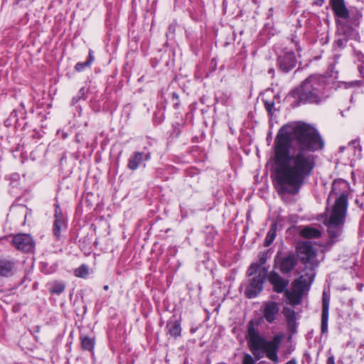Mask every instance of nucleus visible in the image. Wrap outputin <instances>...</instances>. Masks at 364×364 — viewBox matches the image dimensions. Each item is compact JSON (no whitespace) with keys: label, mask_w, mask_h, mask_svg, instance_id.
Listing matches in <instances>:
<instances>
[{"label":"nucleus","mask_w":364,"mask_h":364,"mask_svg":"<svg viewBox=\"0 0 364 364\" xmlns=\"http://www.w3.org/2000/svg\"><path fill=\"white\" fill-rule=\"evenodd\" d=\"M324 143L318 132L304 122L283 126L274 142V186L279 194H297L316 167V151Z\"/></svg>","instance_id":"nucleus-1"},{"label":"nucleus","mask_w":364,"mask_h":364,"mask_svg":"<svg viewBox=\"0 0 364 364\" xmlns=\"http://www.w3.org/2000/svg\"><path fill=\"white\" fill-rule=\"evenodd\" d=\"M247 345L257 360H260L264 355L271 361H279L278 351L282 340V335H275L271 341H267L261 336L259 330L255 328V323L250 321L247 323Z\"/></svg>","instance_id":"nucleus-2"},{"label":"nucleus","mask_w":364,"mask_h":364,"mask_svg":"<svg viewBox=\"0 0 364 364\" xmlns=\"http://www.w3.org/2000/svg\"><path fill=\"white\" fill-rule=\"evenodd\" d=\"M325 82L322 77L316 75H311L301 85L291 92V96L296 101L295 106L301 103L318 104L323 98Z\"/></svg>","instance_id":"nucleus-3"},{"label":"nucleus","mask_w":364,"mask_h":364,"mask_svg":"<svg viewBox=\"0 0 364 364\" xmlns=\"http://www.w3.org/2000/svg\"><path fill=\"white\" fill-rule=\"evenodd\" d=\"M348 207V196L342 192L336 198L328 223V235L331 242H335L342 233Z\"/></svg>","instance_id":"nucleus-4"},{"label":"nucleus","mask_w":364,"mask_h":364,"mask_svg":"<svg viewBox=\"0 0 364 364\" xmlns=\"http://www.w3.org/2000/svg\"><path fill=\"white\" fill-rule=\"evenodd\" d=\"M292 286V289H287L284 296L290 305L296 306L301 304L303 296L309 289L310 284L305 277L301 275L293 282Z\"/></svg>","instance_id":"nucleus-5"},{"label":"nucleus","mask_w":364,"mask_h":364,"mask_svg":"<svg viewBox=\"0 0 364 364\" xmlns=\"http://www.w3.org/2000/svg\"><path fill=\"white\" fill-rule=\"evenodd\" d=\"M267 277V267H262L257 274L249 279L245 294L249 299L256 297L263 289V285Z\"/></svg>","instance_id":"nucleus-6"},{"label":"nucleus","mask_w":364,"mask_h":364,"mask_svg":"<svg viewBox=\"0 0 364 364\" xmlns=\"http://www.w3.org/2000/svg\"><path fill=\"white\" fill-rule=\"evenodd\" d=\"M331 6L335 16L338 18L336 20L353 19L355 26L359 25V19L361 18L362 14L356 12L355 14L350 12L347 9L344 0H331Z\"/></svg>","instance_id":"nucleus-7"},{"label":"nucleus","mask_w":364,"mask_h":364,"mask_svg":"<svg viewBox=\"0 0 364 364\" xmlns=\"http://www.w3.org/2000/svg\"><path fill=\"white\" fill-rule=\"evenodd\" d=\"M297 255L304 264H309L311 267L315 264L316 252L309 242H303L298 245Z\"/></svg>","instance_id":"nucleus-8"},{"label":"nucleus","mask_w":364,"mask_h":364,"mask_svg":"<svg viewBox=\"0 0 364 364\" xmlns=\"http://www.w3.org/2000/svg\"><path fill=\"white\" fill-rule=\"evenodd\" d=\"M296 58L294 53L288 49H284L277 57V65L281 71L287 73L296 65Z\"/></svg>","instance_id":"nucleus-9"},{"label":"nucleus","mask_w":364,"mask_h":364,"mask_svg":"<svg viewBox=\"0 0 364 364\" xmlns=\"http://www.w3.org/2000/svg\"><path fill=\"white\" fill-rule=\"evenodd\" d=\"M275 266H278L282 274H288L291 272L297 264V256L294 253L279 257L277 255L274 259Z\"/></svg>","instance_id":"nucleus-10"},{"label":"nucleus","mask_w":364,"mask_h":364,"mask_svg":"<svg viewBox=\"0 0 364 364\" xmlns=\"http://www.w3.org/2000/svg\"><path fill=\"white\" fill-rule=\"evenodd\" d=\"M13 244L16 249L24 252H31L35 247V242L28 234L19 233L13 238Z\"/></svg>","instance_id":"nucleus-11"},{"label":"nucleus","mask_w":364,"mask_h":364,"mask_svg":"<svg viewBox=\"0 0 364 364\" xmlns=\"http://www.w3.org/2000/svg\"><path fill=\"white\" fill-rule=\"evenodd\" d=\"M267 279L272 284L274 291L284 294L287 291L289 284V279L282 277L277 272H267Z\"/></svg>","instance_id":"nucleus-12"},{"label":"nucleus","mask_w":364,"mask_h":364,"mask_svg":"<svg viewBox=\"0 0 364 364\" xmlns=\"http://www.w3.org/2000/svg\"><path fill=\"white\" fill-rule=\"evenodd\" d=\"M338 36H343L348 38H357L358 33L354 27L353 19L336 20Z\"/></svg>","instance_id":"nucleus-13"},{"label":"nucleus","mask_w":364,"mask_h":364,"mask_svg":"<svg viewBox=\"0 0 364 364\" xmlns=\"http://www.w3.org/2000/svg\"><path fill=\"white\" fill-rule=\"evenodd\" d=\"M54 218L53 234L56 240H60V232L67 228V224L59 205L55 208Z\"/></svg>","instance_id":"nucleus-14"},{"label":"nucleus","mask_w":364,"mask_h":364,"mask_svg":"<svg viewBox=\"0 0 364 364\" xmlns=\"http://www.w3.org/2000/svg\"><path fill=\"white\" fill-rule=\"evenodd\" d=\"M151 158L149 151H136L129 157L127 167L132 171L136 170L144 161H149Z\"/></svg>","instance_id":"nucleus-15"},{"label":"nucleus","mask_w":364,"mask_h":364,"mask_svg":"<svg viewBox=\"0 0 364 364\" xmlns=\"http://www.w3.org/2000/svg\"><path fill=\"white\" fill-rule=\"evenodd\" d=\"M16 262L8 258H0V277H10L16 272Z\"/></svg>","instance_id":"nucleus-16"},{"label":"nucleus","mask_w":364,"mask_h":364,"mask_svg":"<svg viewBox=\"0 0 364 364\" xmlns=\"http://www.w3.org/2000/svg\"><path fill=\"white\" fill-rule=\"evenodd\" d=\"M279 311V304L275 301H269L264 304V318L269 323H272L275 321Z\"/></svg>","instance_id":"nucleus-17"},{"label":"nucleus","mask_w":364,"mask_h":364,"mask_svg":"<svg viewBox=\"0 0 364 364\" xmlns=\"http://www.w3.org/2000/svg\"><path fill=\"white\" fill-rule=\"evenodd\" d=\"M329 304L330 298L326 295L325 292H323L322 298V314L321 323V331L322 333H326L328 332Z\"/></svg>","instance_id":"nucleus-18"},{"label":"nucleus","mask_w":364,"mask_h":364,"mask_svg":"<svg viewBox=\"0 0 364 364\" xmlns=\"http://www.w3.org/2000/svg\"><path fill=\"white\" fill-rule=\"evenodd\" d=\"M166 328L168 329V334L174 338L181 336V322L175 317H173L167 322Z\"/></svg>","instance_id":"nucleus-19"},{"label":"nucleus","mask_w":364,"mask_h":364,"mask_svg":"<svg viewBox=\"0 0 364 364\" xmlns=\"http://www.w3.org/2000/svg\"><path fill=\"white\" fill-rule=\"evenodd\" d=\"M321 231L315 228L306 226L301 231V235L305 238H318L321 237Z\"/></svg>","instance_id":"nucleus-20"},{"label":"nucleus","mask_w":364,"mask_h":364,"mask_svg":"<svg viewBox=\"0 0 364 364\" xmlns=\"http://www.w3.org/2000/svg\"><path fill=\"white\" fill-rule=\"evenodd\" d=\"M81 348L84 350L92 351L95 347V340L88 336L80 337Z\"/></svg>","instance_id":"nucleus-21"},{"label":"nucleus","mask_w":364,"mask_h":364,"mask_svg":"<svg viewBox=\"0 0 364 364\" xmlns=\"http://www.w3.org/2000/svg\"><path fill=\"white\" fill-rule=\"evenodd\" d=\"M277 225L276 223H273L271 225V227L267 233V235H266V237H265V240L264 242V245L265 247H269L274 240V239L276 237V235H277Z\"/></svg>","instance_id":"nucleus-22"},{"label":"nucleus","mask_w":364,"mask_h":364,"mask_svg":"<svg viewBox=\"0 0 364 364\" xmlns=\"http://www.w3.org/2000/svg\"><path fill=\"white\" fill-rule=\"evenodd\" d=\"M94 60V56L92 55V50H90L89 52V55H88V58L86 61L85 62H79L77 63L75 66V69L77 71V72H82V70H84L87 67H89L90 66V65L92 64V63L93 62Z\"/></svg>","instance_id":"nucleus-23"},{"label":"nucleus","mask_w":364,"mask_h":364,"mask_svg":"<svg viewBox=\"0 0 364 364\" xmlns=\"http://www.w3.org/2000/svg\"><path fill=\"white\" fill-rule=\"evenodd\" d=\"M283 314L289 325H292L295 323L296 312L294 309L289 307H284Z\"/></svg>","instance_id":"nucleus-24"},{"label":"nucleus","mask_w":364,"mask_h":364,"mask_svg":"<svg viewBox=\"0 0 364 364\" xmlns=\"http://www.w3.org/2000/svg\"><path fill=\"white\" fill-rule=\"evenodd\" d=\"M65 284L60 282H55L51 284L50 292L55 294H60L65 290Z\"/></svg>","instance_id":"nucleus-25"},{"label":"nucleus","mask_w":364,"mask_h":364,"mask_svg":"<svg viewBox=\"0 0 364 364\" xmlns=\"http://www.w3.org/2000/svg\"><path fill=\"white\" fill-rule=\"evenodd\" d=\"M88 274V268L86 265L82 264L75 270V275L77 277L85 278Z\"/></svg>","instance_id":"nucleus-26"},{"label":"nucleus","mask_w":364,"mask_h":364,"mask_svg":"<svg viewBox=\"0 0 364 364\" xmlns=\"http://www.w3.org/2000/svg\"><path fill=\"white\" fill-rule=\"evenodd\" d=\"M269 250H267L263 252H259L258 255V262L257 263L260 267H264L263 265L267 262V259L269 257Z\"/></svg>","instance_id":"nucleus-27"},{"label":"nucleus","mask_w":364,"mask_h":364,"mask_svg":"<svg viewBox=\"0 0 364 364\" xmlns=\"http://www.w3.org/2000/svg\"><path fill=\"white\" fill-rule=\"evenodd\" d=\"M340 186H343L344 188H346L347 186V183L345 181H334L333 183L332 184V188L330 193L331 197H332L333 195H338L337 190Z\"/></svg>","instance_id":"nucleus-28"},{"label":"nucleus","mask_w":364,"mask_h":364,"mask_svg":"<svg viewBox=\"0 0 364 364\" xmlns=\"http://www.w3.org/2000/svg\"><path fill=\"white\" fill-rule=\"evenodd\" d=\"M262 267H260L257 263L255 262V263H252L251 264V265L249 267L247 271V274L249 276V277H251V276H255V274L256 273H259V271L261 269Z\"/></svg>","instance_id":"nucleus-29"},{"label":"nucleus","mask_w":364,"mask_h":364,"mask_svg":"<svg viewBox=\"0 0 364 364\" xmlns=\"http://www.w3.org/2000/svg\"><path fill=\"white\" fill-rule=\"evenodd\" d=\"M339 37L335 41V45L339 48H343L346 46L347 41L349 38L343 36H338Z\"/></svg>","instance_id":"nucleus-30"},{"label":"nucleus","mask_w":364,"mask_h":364,"mask_svg":"<svg viewBox=\"0 0 364 364\" xmlns=\"http://www.w3.org/2000/svg\"><path fill=\"white\" fill-rule=\"evenodd\" d=\"M264 104L266 110L268 112L269 114L272 116L274 113V102L264 100Z\"/></svg>","instance_id":"nucleus-31"},{"label":"nucleus","mask_w":364,"mask_h":364,"mask_svg":"<svg viewBox=\"0 0 364 364\" xmlns=\"http://www.w3.org/2000/svg\"><path fill=\"white\" fill-rule=\"evenodd\" d=\"M255 363L256 360L251 355L248 353L244 355L242 364H255Z\"/></svg>","instance_id":"nucleus-32"},{"label":"nucleus","mask_w":364,"mask_h":364,"mask_svg":"<svg viewBox=\"0 0 364 364\" xmlns=\"http://www.w3.org/2000/svg\"><path fill=\"white\" fill-rule=\"evenodd\" d=\"M178 99H179L178 95L176 92H173L172 93V100H173V101H176V102H174V105H173L174 107H176L178 105V104H179Z\"/></svg>","instance_id":"nucleus-33"},{"label":"nucleus","mask_w":364,"mask_h":364,"mask_svg":"<svg viewBox=\"0 0 364 364\" xmlns=\"http://www.w3.org/2000/svg\"><path fill=\"white\" fill-rule=\"evenodd\" d=\"M327 364H335L334 358L333 356L328 358Z\"/></svg>","instance_id":"nucleus-34"},{"label":"nucleus","mask_w":364,"mask_h":364,"mask_svg":"<svg viewBox=\"0 0 364 364\" xmlns=\"http://www.w3.org/2000/svg\"><path fill=\"white\" fill-rule=\"evenodd\" d=\"M284 364H297V361L295 358H292Z\"/></svg>","instance_id":"nucleus-35"},{"label":"nucleus","mask_w":364,"mask_h":364,"mask_svg":"<svg viewBox=\"0 0 364 364\" xmlns=\"http://www.w3.org/2000/svg\"><path fill=\"white\" fill-rule=\"evenodd\" d=\"M314 4H316V5H318V6H321L324 2V0H314Z\"/></svg>","instance_id":"nucleus-36"},{"label":"nucleus","mask_w":364,"mask_h":364,"mask_svg":"<svg viewBox=\"0 0 364 364\" xmlns=\"http://www.w3.org/2000/svg\"><path fill=\"white\" fill-rule=\"evenodd\" d=\"M85 94V88L84 87H82L80 90H79V93H78V96H82L84 95Z\"/></svg>","instance_id":"nucleus-37"},{"label":"nucleus","mask_w":364,"mask_h":364,"mask_svg":"<svg viewBox=\"0 0 364 364\" xmlns=\"http://www.w3.org/2000/svg\"><path fill=\"white\" fill-rule=\"evenodd\" d=\"M359 350H360V353H363L364 354V343H361L360 345Z\"/></svg>","instance_id":"nucleus-38"},{"label":"nucleus","mask_w":364,"mask_h":364,"mask_svg":"<svg viewBox=\"0 0 364 364\" xmlns=\"http://www.w3.org/2000/svg\"><path fill=\"white\" fill-rule=\"evenodd\" d=\"M80 99V96H78V95L77 97H73V104H75L77 102H78Z\"/></svg>","instance_id":"nucleus-39"},{"label":"nucleus","mask_w":364,"mask_h":364,"mask_svg":"<svg viewBox=\"0 0 364 364\" xmlns=\"http://www.w3.org/2000/svg\"><path fill=\"white\" fill-rule=\"evenodd\" d=\"M11 117H17V112L14 109L11 113Z\"/></svg>","instance_id":"nucleus-40"},{"label":"nucleus","mask_w":364,"mask_h":364,"mask_svg":"<svg viewBox=\"0 0 364 364\" xmlns=\"http://www.w3.org/2000/svg\"><path fill=\"white\" fill-rule=\"evenodd\" d=\"M268 73L269 74H272V75H274V70L273 68H270L269 70H268Z\"/></svg>","instance_id":"nucleus-41"},{"label":"nucleus","mask_w":364,"mask_h":364,"mask_svg":"<svg viewBox=\"0 0 364 364\" xmlns=\"http://www.w3.org/2000/svg\"><path fill=\"white\" fill-rule=\"evenodd\" d=\"M358 143V142L357 141H352L350 142V144H353V145H354V147L355 148V147H356V146H355V144H357Z\"/></svg>","instance_id":"nucleus-42"},{"label":"nucleus","mask_w":364,"mask_h":364,"mask_svg":"<svg viewBox=\"0 0 364 364\" xmlns=\"http://www.w3.org/2000/svg\"><path fill=\"white\" fill-rule=\"evenodd\" d=\"M103 289L105 290V291H107L109 289V286L108 285H105Z\"/></svg>","instance_id":"nucleus-43"},{"label":"nucleus","mask_w":364,"mask_h":364,"mask_svg":"<svg viewBox=\"0 0 364 364\" xmlns=\"http://www.w3.org/2000/svg\"><path fill=\"white\" fill-rule=\"evenodd\" d=\"M22 0H14L15 3L16 4H18L20 1H21Z\"/></svg>","instance_id":"nucleus-44"}]
</instances>
